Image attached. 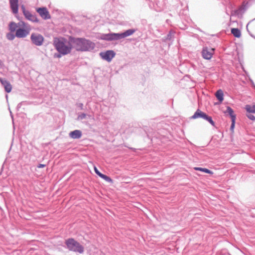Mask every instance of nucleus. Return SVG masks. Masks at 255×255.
Segmentation results:
<instances>
[{
	"label": "nucleus",
	"instance_id": "cd10ccee",
	"mask_svg": "<svg viewBox=\"0 0 255 255\" xmlns=\"http://www.w3.org/2000/svg\"><path fill=\"white\" fill-rule=\"evenodd\" d=\"M103 179L108 182H112V179L110 177H109L106 175Z\"/></svg>",
	"mask_w": 255,
	"mask_h": 255
},
{
	"label": "nucleus",
	"instance_id": "6e6552de",
	"mask_svg": "<svg viewBox=\"0 0 255 255\" xmlns=\"http://www.w3.org/2000/svg\"><path fill=\"white\" fill-rule=\"evenodd\" d=\"M30 32V29L28 28H17L16 30L15 36L19 38H23L26 37Z\"/></svg>",
	"mask_w": 255,
	"mask_h": 255
},
{
	"label": "nucleus",
	"instance_id": "c9c22d12",
	"mask_svg": "<svg viewBox=\"0 0 255 255\" xmlns=\"http://www.w3.org/2000/svg\"><path fill=\"white\" fill-rule=\"evenodd\" d=\"M249 24V23H248V24L247 25V29H248V25Z\"/></svg>",
	"mask_w": 255,
	"mask_h": 255
},
{
	"label": "nucleus",
	"instance_id": "20e7f679",
	"mask_svg": "<svg viewBox=\"0 0 255 255\" xmlns=\"http://www.w3.org/2000/svg\"><path fill=\"white\" fill-rule=\"evenodd\" d=\"M65 245L67 249L69 251L83 254L84 252V248L79 242L73 238H69L65 241Z\"/></svg>",
	"mask_w": 255,
	"mask_h": 255
},
{
	"label": "nucleus",
	"instance_id": "f8f14e48",
	"mask_svg": "<svg viewBox=\"0 0 255 255\" xmlns=\"http://www.w3.org/2000/svg\"><path fill=\"white\" fill-rule=\"evenodd\" d=\"M247 9L246 5L243 4L239 8L233 11L232 15H238L239 17H241Z\"/></svg>",
	"mask_w": 255,
	"mask_h": 255
},
{
	"label": "nucleus",
	"instance_id": "473e14b6",
	"mask_svg": "<svg viewBox=\"0 0 255 255\" xmlns=\"http://www.w3.org/2000/svg\"><path fill=\"white\" fill-rule=\"evenodd\" d=\"M25 103V102H22L21 103H19L18 105H17V109H19L20 108L21 106H22V105L23 104H24Z\"/></svg>",
	"mask_w": 255,
	"mask_h": 255
},
{
	"label": "nucleus",
	"instance_id": "72a5a7b5",
	"mask_svg": "<svg viewBox=\"0 0 255 255\" xmlns=\"http://www.w3.org/2000/svg\"><path fill=\"white\" fill-rule=\"evenodd\" d=\"M98 176H99L101 178H102L103 179L104 177V176H105V175L102 174V173H100V174H99Z\"/></svg>",
	"mask_w": 255,
	"mask_h": 255
},
{
	"label": "nucleus",
	"instance_id": "f257e3e1",
	"mask_svg": "<svg viewBox=\"0 0 255 255\" xmlns=\"http://www.w3.org/2000/svg\"><path fill=\"white\" fill-rule=\"evenodd\" d=\"M70 40L74 48L78 51H90L95 47L94 42L85 38L70 37Z\"/></svg>",
	"mask_w": 255,
	"mask_h": 255
},
{
	"label": "nucleus",
	"instance_id": "5701e85b",
	"mask_svg": "<svg viewBox=\"0 0 255 255\" xmlns=\"http://www.w3.org/2000/svg\"><path fill=\"white\" fill-rule=\"evenodd\" d=\"M175 32L173 31H170L169 33L167 35L166 39L167 40H171L172 37L174 36Z\"/></svg>",
	"mask_w": 255,
	"mask_h": 255
},
{
	"label": "nucleus",
	"instance_id": "7c9ffc66",
	"mask_svg": "<svg viewBox=\"0 0 255 255\" xmlns=\"http://www.w3.org/2000/svg\"><path fill=\"white\" fill-rule=\"evenodd\" d=\"M46 166V165L45 164H39L38 165H37V168H43L44 167Z\"/></svg>",
	"mask_w": 255,
	"mask_h": 255
},
{
	"label": "nucleus",
	"instance_id": "bb28decb",
	"mask_svg": "<svg viewBox=\"0 0 255 255\" xmlns=\"http://www.w3.org/2000/svg\"><path fill=\"white\" fill-rule=\"evenodd\" d=\"M233 118V120H232V124H231V127H230V129L231 130H234V128H235V121H236V119H235V117L234 116Z\"/></svg>",
	"mask_w": 255,
	"mask_h": 255
},
{
	"label": "nucleus",
	"instance_id": "412c9836",
	"mask_svg": "<svg viewBox=\"0 0 255 255\" xmlns=\"http://www.w3.org/2000/svg\"><path fill=\"white\" fill-rule=\"evenodd\" d=\"M194 169L196 170L201 171L207 173L213 174V172L212 171L207 168H203L201 167H195Z\"/></svg>",
	"mask_w": 255,
	"mask_h": 255
},
{
	"label": "nucleus",
	"instance_id": "c756f323",
	"mask_svg": "<svg viewBox=\"0 0 255 255\" xmlns=\"http://www.w3.org/2000/svg\"><path fill=\"white\" fill-rule=\"evenodd\" d=\"M77 107L79 108L80 110H83L84 105L82 103L77 104Z\"/></svg>",
	"mask_w": 255,
	"mask_h": 255
},
{
	"label": "nucleus",
	"instance_id": "a878e982",
	"mask_svg": "<svg viewBox=\"0 0 255 255\" xmlns=\"http://www.w3.org/2000/svg\"><path fill=\"white\" fill-rule=\"evenodd\" d=\"M87 116V115L85 113H81L80 114H79V115L77 117V119L78 120H82L83 119H86Z\"/></svg>",
	"mask_w": 255,
	"mask_h": 255
},
{
	"label": "nucleus",
	"instance_id": "aec40b11",
	"mask_svg": "<svg viewBox=\"0 0 255 255\" xmlns=\"http://www.w3.org/2000/svg\"><path fill=\"white\" fill-rule=\"evenodd\" d=\"M225 113H227L230 116L231 120H233V116L235 117V119H236V115L234 114L233 110L230 107H227Z\"/></svg>",
	"mask_w": 255,
	"mask_h": 255
},
{
	"label": "nucleus",
	"instance_id": "423d86ee",
	"mask_svg": "<svg viewBox=\"0 0 255 255\" xmlns=\"http://www.w3.org/2000/svg\"><path fill=\"white\" fill-rule=\"evenodd\" d=\"M116 55L115 52L113 50H107L106 52L100 53L101 57L108 62H110Z\"/></svg>",
	"mask_w": 255,
	"mask_h": 255
},
{
	"label": "nucleus",
	"instance_id": "c85d7f7f",
	"mask_svg": "<svg viewBox=\"0 0 255 255\" xmlns=\"http://www.w3.org/2000/svg\"><path fill=\"white\" fill-rule=\"evenodd\" d=\"M62 55H63V54H61V53H56L54 54V58H61Z\"/></svg>",
	"mask_w": 255,
	"mask_h": 255
},
{
	"label": "nucleus",
	"instance_id": "58836bf2",
	"mask_svg": "<svg viewBox=\"0 0 255 255\" xmlns=\"http://www.w3.org/2000/svg\"><path fill=\"white\" fill-rule=\"evenodd\" d=\"M254 19H252V21H254Z\"/></svg>",
	"mask_w": 255,
	"mask_h": 255
},
{
	"label": "nucleus",
	"instance_id": "dca6fc26",
	"mask_svg": "<svg viewBox=\"0 0 255 255\" xmlns=\"http://www.w3.org/2000/svg\"><path fill=\"white\" fill-rule=\"evenodd\" d=\"M9 30L11 32H16V30L17 29L18 25L14 22H10L8 25Z\"/></svg>",
	"mask_w": 255,
	"mask_h": 255
},
{
	"label": "nucleus",
	"instance_id": "6ab92c4d",
	"mask_svg": "<svg viewBox=\"0 0 255 255\" xmlns=\"http://www.w3.org/2000/svg\"><path fill=\"white\" fill-rule=\"evenodd\" d=\"M245 108L247 113H255V105H247Z\"/></svg>",
	"mask_w": 255,
	"mask_h": 255
},
{
	"label": "nucleus",
	"instance_id": "2f4dec72",
	"mask_svg": "<svg viewBox=\"0 0 255 255\" xmlns=\"http://www.w3.org/2000/svg\"><path fill=\"white\" fill-rule=\"evenodd\" d=\"M94 171L95 173L98 175L101 172L98 170L96 167H94Z\"/></svg>",
	"mask_w": 255,
	"mask_h": 255
},
{
	"label": "nucleus",
	"instance_id": "a211bd4d",
	"mask_svg": "<svg viewBox=\"0 0 255 255\" xmlns=\"http://www.w3.org/2000/svg\"><path fill=\"white\" fill-rule=\"evenodd\" d=\"M231 33L233 34V35L239 38L241 36V31L236 28H233L231 29Z\"/></svg>",
	"mask_w": 255,
	"mask_h": 255
},
{
	"label": "nucleus",
	"instance_id": "4468645a",
	"mask_svg": "<svg viewBox=\"0 0 255 255\" xmlns=\"http://www.w3.org/2000/svg\"><path fill=\"white\" fill-rule=\"evenodd\" d=\"M82 135V131L78 129L74 130L69 133V136L73 139H79Z\"/></svg>",
	"mask_w": 255,
	"mask_h": 255
},
{
	"label": "nucleus",
	"instance_id": "f704fd0d",
	"mask_svg": "<svg viewBox=\"0 0 255 255\" xmlns=\"http://www.w3.org/2000/svg\"><path fill=\"white\" fill-rule=\"evenodd\" d=\"M22 26H24V27H26L25 25V23L23 22H22Z\"/></svg>",
	"mask_w": 255,
	"mask_h": 255
},
{
	"label": "nucleus",
	"instance_id": "e433bc0d",
	"mask_svg": "<svg viewBox=\"0 0 255 255\" xmlns=\"http://www.w3.org/2000/svg\"><path fill=\"white\" fill-rule=\"evenodd\" d=\"M10 114H11V113L10 112ZM11 117L12 118V116L11 115Z\"/></svg>",
	"mask_w": 255,
	"mask_h": 255
},
{
	"label": "nucleus",
	"instance_id": "393cba45",
	"mask_svg": "<svg viewBox=\"0 0 255 255\" xmlns=\"http://www.w3.org/2000/svg\"><path fill=\"white\" fill-rule=\"evenodd\" d=\"M253 113H247L246 115V116L252 121H255V117L252 114Z\"/></svg>",
	"mask_w": 255,
	"mask_h": 255
},
{
	"label": "nucleus",
	"instance_id": "b1692460",
	"mask_svg": "<svg viewBox=\"0 0 255 255\" xmlns=\"http://www.w3.org/2000/svg\"><path fill=\"white\" fill-rule=\"evenodd\" d=\"M205 120L208 121L213 127H215V122L213 121L211 117L208 115Z\"/></svg>",
	"mask_w": 255,
	"mask_h": 255
},
{
	"label": "nucleus",
	"instance_id": "9b49d317",
	"mask_svg": "<svg viewBox=\"0 0 255 255\" xmlns=\"http://www.w3.org/2000/svg\"><path fill=\"white\" fill-rule=\"evenodd\" d=\"M0 82L1 85L4 87L6 92L9 93L11 92L12 89V86L10 83L8 81L5 80V79L0 78Z\"/></svg>",
	"mask_w": 255,
	"mask_h": 255
},
{
	"label": "nucleus",
	"instance_id": "f3484780",
	"mask_svg": "<svg viewBox=\"0 0 255 255\" xmlns=\"http://www.w3.org/2000/svg\"><path fill=\"white\" fill-rule=\"evenodd\" d=\"M216 97L218 99V100L220 102H222L224 100V94L222 90H218L216 93Z\"/></svg>",
	"mask_w": 255,
	"mask_h": 255
},
{
	"label": "nucleus",
	"instance_id": "2eb2a0df",
	"mask_svg": "<svg viewBox=\"0 0 255 255\" xmlns=\"http://www.w3.org/2000/svg\"><path fill=\"white\" fill-rule=\"evenodd\" d=\"M202 55L203 58L207 60H209L212 58L213 53L210 51L207 48H203L202 52Z\"/></svg>",
	"mask_w": 255,
	"mask_h": 255
},
{
	"label": "nucleus",
	"instance_id": "4be33fe9",
	"mask_svg": "<svg viewBox=\"0 0 255 255\" xmlns=\"http://www.w3.org/2000/svg\"><path fill=\"white\" fill-rule=\"evenodd\" d=\"M6 37L9 40H13L16 37L15 34L12 33V32L8 33L6 34Z\"/></svg>",
	"mask_w": 255,
	"mask_h": 255
},
{
	"label": "nucleus",
	"instance_id": "9d476101",
	"mask_svg": "<svg viewBox=\"0 0 255 255\" xmlns=\"http://www.w3.org/2000/svg\"><path fill=\"white\" fill-rule=\"evenodd\" d=\"M10 7L13 14H17L18 11V0H9Z\"/></svg>",
	"mask_w": 255,
	"mask_h": 255
},
{
	"label": "nucleus",
	"instance_id": "4c0bfd02",
	"mask_svg": "<svg viewBox=\"0 0 255 255\" xmlns=\"http://www.w3.org/2000/svg\"><path fill=\"white\" fill-rule=\"evenodd\" d=\"M254 19H252V21H254Z\"/></svg>",
	"mask_w": 255,
	"mask_h": 255
},
{
	"label": "nucleus",
	"instance_id": "7ed1b4c3",
	"mask_svg": "<svg viewBox=\"0 0 255 255\" xmlns=\"http://www.w3.org/2000/svg\"><path fill=\"white\" fill-rule=\"evenodd\" d=\"M135 31V29H129L123 33H100L97 36V38L99 39L109 41L118 40L131 35Z\"/></svg>",
	"mask_w": 255,
	"mask_h": 255
},
{
	"label": "nucleus",
	"instance_id": "ea45409f",
	"mask_svg": "<svg viewBox=\"0 0 255 255\" xmlns=\"http://www.w3.org/2000/svg\"><path fill=\"white\" fill-rule=\"evenodd\" d=\"M254 87H255V85H254Z\"/></svg>",
	"mask_w": 255,
	"mask_h": 255
},
{
	"label": "nucleus",
	"instance_id": "39448f33",
	"mask_svg": "<svg viewBox=\"0 0 255 255\" xmlns=\"http://www.w3.org/2000/svg\"><path fill=\"white\" fill-rule=\"evenodd\" d=\"M32 43L36 46H41L44 42L43 36L39 33H32L30 36Z\"/></svg>",
	"mask_w": 255,
	"mask_h": 255
},
{
	"label": "nucleus",
	"instance_id": "f03ea898",
	"mask_svg": "<svg viewBox=\"0 0 255 255\" xmlns=\"http://www.w3.org/2000/svg\"><path fill=\"white\" fill-rule=\"evenodd\" d=\"M72 43L68 41L64 38H54L53 39V45L56 50L63 55L70 53L72 49Z\"/></svg>",
	"mask_w": 255,
	"mask_h": 255
},
{
	"label": "nucleus",
	"instance_id": "0eeeda50",
	"mask_svg": "<svg viewBox=\"0 0 255 255\" xmlns=\"http://www.w3.org/2000/svg\"><path fill=\"white\" fill-rule=\"evenodd\" d=\"M21 8L22 9L23 15L27 19L32 22L38 21V19L37 17L35 16V15L32 14L30 11L26 10L24 5H22L21 6Z\"/></svg>",
	"mask_w": 255,
	"mask_h": 255
},
{
	"label": "nucleus",
	"instance_id": "1a4fd4ad",
	"mask_svg": "<svg viewBox=\"0 0 255 255\" xmlns=\"http://www.w3.org/2000/svg\"><path fill=\"white\" fill-rule=\"evenodd\" d=\"M37 12L44 19H50L51 16L46 7H39L37 9Z\"/></svg>",
	"mask_w": 255,
	"mask_h": 255
},
{
	"label": "nucleus",
	"instance_id": "ddd939ff",
	"mask_svg": "<svg viewBox=\"0 0 255 255\" xmlns=\"http://www.w3.org/2000/svg\"><path fill=\"white\" fill-rule=\"evenodd\" d=\"M207 116L208 115L206 114L198 109L192 116L191 118L193 119L202 118L205 120Z\"/></svg>",
	"mask_w": 255,
	"mask_h": 255
}]
</instances>
